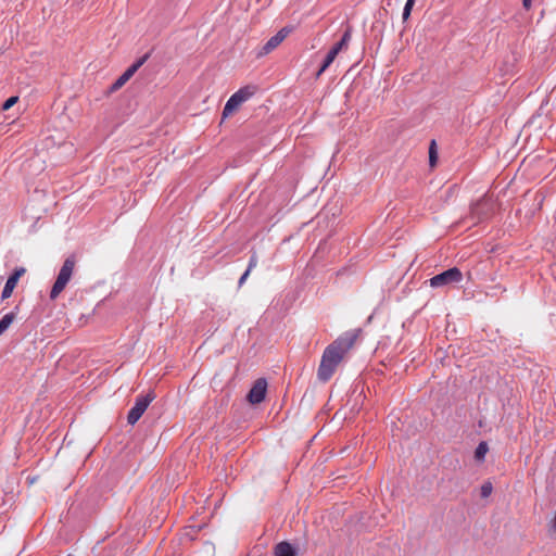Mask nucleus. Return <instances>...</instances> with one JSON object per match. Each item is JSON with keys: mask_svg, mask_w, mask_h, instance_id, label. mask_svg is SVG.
<instances>
[{"mask_svg": "<svg viewBox=\"0 0 556 556\" xmlns=\"http://www.w3.org/2000/svg\"><path fill=\"white\" fill-rule=\"evenodd\" d=\"M463 273L457 267L448 268L429 279V285L434 289H450L457 287L463 281Z\"/></svg>", "mask_w": 556, "mask_h": 556, "instance_id": "f03ea898", "label": "nucleus"}, {"mask_svg": "<svg viewBox=\"0 0 556 556\" xmlns=\"http://www.w3.org/2000/svg\"><path fill=\"white\" fill-rule=\"evenodd\" d=\"M70 281V258H66L62 265V268L51 288L49 298L55 300L64 291L65 287Z\"/></svg>", "mask_w": 556, "mask_h": 556, "instance_id": "423d86ee", "label": "nucleus"}, {"mask_svg": "<svg viewBox=\"0 0 556 556\" xmlns=\"http://www.w3.org/2000/svg\"><path fill=\"white\" fill-rule=\"evenodd\" d=\"M155 399V394L150 391L146 395H139L136 397L135 405L128 413L127 421L129 425H135L143 415L150 403Z\"/></svg>", "mask_w": 556, "mask_h": 556, "instance_id": "20e7f679", "label": "nucleus"}, {"mask_svg": "<svg viewBox=\"0 0 556 556\" xmlns=\"http://www.w3.org/2000/svg\"><path fill=\"white\" fill-rule=\"evenodd\" d=\"M292 26H285L271 36L256 52L257 58H263L274 51L292 33Z\"/></svg>", "mask_w": 556, "mask_h": 556, "instance_id": "39448f33", "label": "nucleus"}, {"mask_svg": "<svg viewBox=\"0 0 556 556\" xmlns=\"http://www.w3.org/2000/svg\"><path fill=\"white\" fill-rule=\"evenodd\" d=\"M488 451H489V446H488L486 442H484V441L480 442L475 451V458L479 462H482L484 459Z\"/></svg>", "mask_w": 556, "mask_h": 556, "instance_id": "4468645a", "label": "nucleus"}, {"mask_svg": "<svg viewBox=\"0 0 556 556\" xmlns=\"http://www.w3.org/2000/svg\"><path fill=\"white\" fill-rule=\"evenodd\" d=\"M257 91L255 85H248L237 90L226 102L223 109V117L230 116L242 103L251 99Z\"/></svg>", "mask_w": 556, "mask_h": 556, "instance_id": "7ed1b4c3", "label": "nucleus"}, {"mask_svg": "<svg viewBox=\"0 0 556 556\" xmlns=\"http://www.w3.org/2000/svg\"><path fill=\"white\" fill-rule=\"evenodd\" d=\"M359 332V329L346 331L325 349L317 370V377L320 381L327 382L331 379L339 365L353 349Z\"/></svg>", "mask_w": 556, "mask_h": 556, "instance_id": "f257e3e1", "label": "nucleus"}, {"mask_svg": "<svg viewBox=\"0 0 556 556\" xmlns=\"http://www.w3.org/2000/svg\"><path fill=\"white\" fill-rule=\"evenodd\" d=\"M136 73L135 66H129L111 86L112 91H116L122 88Z\"/></svg>", "mask_w": 556, "mask_h": 556, "instance_id": "9d476101", "label": "nucleus"}, {"mask_svg": "<svg viewBox=\"0 0 556 556\" xmlns=\"http://www.w3.org/2000/svg\"><path fill=\"white\" fill-rule=\"evenodd\" d=\"M491 200L486 197H482L471 206V213L478 218H481L491 208Z\"/></svg>", "mask_w": 556, "mask_h": 556, "instance_id": "1a4fd4ad", "label": "nucleus"}, {"mask_svg": "<svg viewBox=\"0 0 556 556\" xmlns=\"http://www.w3.org/2000/svg\"><path fill=\"white\" fill-rule=\"evenodd\" d=\"M336 58H337L336 52L330 49L328 51V53L326 54L325 60H324L320 68L318 70L316 76L319 77L331 65V63L334 61Z\"/></svg>", "mask_w": 556, "mask_h": 556, "instance_id": "ddd939ff", "label": "nucleus"}, {"mask_svg": "<svg viewBox=\"0 0 556 556\" xmlns=\"http://www.w3.org/2000/svg\"><path fill=\"white\" fill-rule=\"evenodd\" d=\"M492 490H493V486H492V483L491 482H484L482 485H481V496L486 498L491 495L492 493Z\"/></svg>", "mask_w": 556, "mask_h": 556, "instance_id": "f3484780", "label": "nucleus"}, {"mask_svg": "<svg viewBox=\"0 0 556 556\" xmlns=\"http://www.w3.org/2000/svg\"><path fill=\"white\" fill-rule=\"evenodd\" d=\"M532 0H522V5L525 9L529 10L531 8Z\"/></svg>", "mask_w": 556, "mask_h": 556, "instance_id": "5701e85b", "label": "nucleus"}, {"mask_svg": "<svg viewBox=\"0 0 556 556\" xmlns=\"http://www.w3.org/2000/svg\"><path fill=\"white\" fill-rule=\"evenodd\" d=\"M18 98L17 97H10L3 104H2V110L3 111H7L9 109H11L16 102H17Z\"/></svg>", "mask_w": 556, "mask_h": 556, "instance_id": "a211bd4d", "label": "nucleus"}, {"mask_svg": "<svg viewBox=\"0 0 556 556\" xmlns=\"http://www.w3.org/2000/svg\"><path fill=\"white\" fill-rule=\"evenodd\" d=\"M14 315H4L0 320V334H2L13 323Z\"/></svg>", "mask_w": 556, "mask_h": 556, "instance_id": "2eb2a0df", "label": "nucleus"}, {"mask_svg": "<svg viewBox=\"0 0 556 556\" xmlns=\"http://www.w3.org/2000/svg\"><path fill=\"white\" fill-rule=\"evenodd\" d=\"M275 556H296L295 548L288 542H280L274 548Z\"/></svg>", "mask_w": 556, "mask_h": 556, "instance_id": "f8f14e48", "label": "nucleus"}, {"mask_svg": "<svg viewBox=\"0 0 556 556\" xmlns=\"http://www.w3.org/2000/svg\"><path fill=\"white\" fill-rule=\"evenodd\" d=\"M250 275L249 270H245L243 275L239 279V286H242L244 281L247 280L248 276Z\"/></svg>", "mask_w": 556, "mask_h": 556, "instance_id": "4be33fe9", "label": "nucleus"}, {"mask_svg": "<svg viewBox=\"0 0 556 556\" xmlns=\"http://www.w3.org/2000/svg\"><path fill=\"white\" fill-rule=\"evenodd\" d=\"M257 265V255L255 253L252 254V256L250 257V261H249V265H248V268L247 270H249V273H251V270Z\"/></svg>", "mask_w": 556, "mask_h": 556, "instance_id": "aec40b11", "label": "nucleus"}, {"mask_svg": "<svg viewBox=\"0 0 556 556\" xmlns=\"http://www.w3.org/2000/svg\"><path fill=\"white\" fill-rule=\"evenodd\" d=\"M415 3V0H407L405 5H404V9H403V13H402V17L403 20H407L408 16L410 15V11H412V8Z\"/></svg>", "mask_w": 556, "mask_h": 556, "instance_id": "dca6fc26", "label": "nucleus"}, {"mask_svg": "<svg viewBox=\"0 0 556 556\" xmlns=\"http://www.w3.org/2000/svg\"><path fill=\"white\" fill-rule=\"evenodd\" d=\"M434 146H435V141L432 140L430 149H429V160H430L431 165H434V163L437 162V154L434 151Z\"/></svg>", "mask_w": 556, "mask_h": 556, "instance_id": "6ab92c4d", "label": "nucleus"}, {"mask_svg": "<svg viewBox=\"0 0 556 556\" xmlns=\"http://www.w3.org/2000/svg\"><path fill=\"white\" fill-rule=\"evenodd\" d=\"M146 60H147V56H143L142 59H140L136 63H134L131 66H135L136 67V72H137L138 68L146 62Z\"/></svg>", "mask_w": 556, "mask_h": 556, "instance_id": "412c9836", "label": "nucleus"}, {"mask_svg": "<svg viewBox=\"0 0 556 556\" xmlns=\"http://www.w3.org/2000/svg\"><path fill=\"white\" fill-rule=\"evenodd\" d=\"M267 392V381L265 378H258L253 383L251 390L249 391L247 395V400L249 403L255 405L260 404L265 400Z\"/></svg>", "mask_w": 556, "mask_h": 556, "instance_id": "0eeeda50", "label": "nucleus"}, {"mask_svg": "<svg viewBox=\"0 0 556 556\" xmlns=\"http://www.w3.org/2000/svg\"><path fill=\"white\" fill-rule=\"evenodd\" d=\"M26 273L24 267L15 268L14 273L8 278L4 288L2 290L1 298L8 299L11 296L14 288L16 287L18 279Z\"/></svg>", "mask_w": 556, "mask_h": 556, "instance_id": "6e6552de", "label": "nucleus"}, {"mask_svg": "<svg viewBox=\"0 0 556 556\" xmlns=\"http://www.w3.org/2000/svg\"><path fill=\"white\" fill-rule=\"evenodd\" d=\"M352 38L351 27H348L343 33L341 39L331 48L338 55L341 51L346 50Z\"/></svg>", "mask_w": 556, "mask_h": 556, "instance_id": "9b49d317", "label": "nucleus"}]
</instances>
